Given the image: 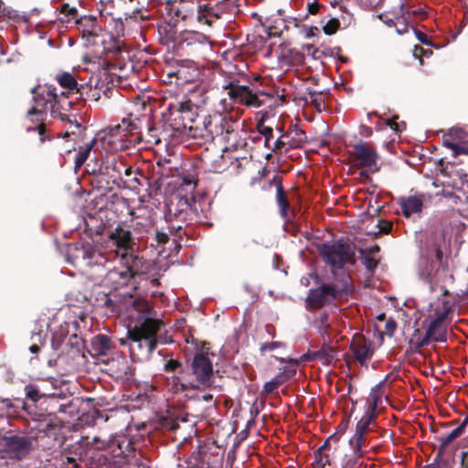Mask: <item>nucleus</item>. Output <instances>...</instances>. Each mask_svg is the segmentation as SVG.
I'll use <instances>...</instances> for the list:
<instances>
[{"instance_id": "f257e3e1", "label": "nucleus", "mask_w": 468, "mask_h": 468, "mask_svg": "<svg viewBox=\"0 0 468 468\" xmlns=\"http://www.w3.org/2000/svg\"><path fill=\"white\" fill-rule=\"evenodd\" d=\"M67 261L76 268L84 269L91 280H99L111 259L90 243L70 244L67 250Z\"/></svg>"}, {"instance_id": "f03ea898", "label": "nucleus", "mask_w": 468, "mask_h": 468, "mask_svg": "<svg viewBox=\"0 0 468 468\" xmlns=\"http://www.w3.org/2000/svg\"><path fill=\"white\" fill-rule=\"evenodd\" d=\"M325 282L317 288L310 289L306 297L308 310H318L347 295L352 291L350 274H335V278L328 275Z\"/></svg>"}, {"instance_id": "7ed1b4c3", "label": "nucleus", "mask_w": 468, "mask_h": 468, "mask_svg": "<svg viewBox=\"0 0 468 468\" xmlns=\"http://www.w3.org/2000/svg\"><path fill=\"white\" fill-rule=\"evenodd\" d=\"M448 264L443 261V257L421 252L418 263V276L430 286V291L434 292L440 288L443 296L449 295V291L444 285H441L448 276L453 280V275H448Z\"/></svg>"}, {"instance_id": "20e7f679", "label": "nucleus", "mask_w": 468, "mask_h": 468, "mask_svg": "<svg viewBox=\"0 0 468 468\" xmlns=\"http://www.w3.org/2000/svg\"><path fill=\"white\" fill-rule=\"evenodd\" d=\"M318 250L323 261L331 267L330 276L335 278V274H350L344 267L346 264L354 265L356 257L348 242L343 239L332 243L325 242L318 247Z\"/></svg>"}, {"instance_id": "39448f33", "label": "nucleus", "mask_w": 468, "mask_h": 468, "mask_svg": "<svg viewBox=\"0 0 468 468\" xmlns=\"http://www.w3.org/2000/svg\"><path fill=\"white\" fill-rule=\"evenodd\" d=\"M87 171L90 173L88 180L90 185L92 186V190L99 192L95 198L102 199L105 197L107 199V202L103 207H109V203H111V209L115 206L116 210L118 208H121L122 210L126 209L128 215L133 218H138L134 210L130 207L128 199L114 192L116 186L112 185L111 179H108L107 175L101 171V169L92 168L90 171L89 169H87Z\"/></svg>"}, {"instance_id": "423d86ee", "label": "nucleus", "mask_w": 468, "mask_h": 468, "mask_svg": "<svg viewBox=\"0 0 468 468\" xmlns=\"http://www.w3.org/2000/svg\"><path fill=\"white\" fill-rule=\"evenodd\" d=\"M193 209L187 199H181L176 205H170L165 215L166 229L169 233L175 234L174 241L178 242L186 231L184 229L193 220Z\"/></svg>"}, {"instance_id": "0eeeda50", "label": "nucleus", "mask_w": 468, "mask_h": 468, "mask_svg": "<svg viewBox=\"0 0 468 468\" xmlns=\"http://www.w3.org/2000/svg\"><path fill=\"white\" fill-rule=\"evenodd\" d=\"M166 110L168 113L167 122L176 132H186L191 123L196 122L197 107L186 97L181 101L170 102Z\"/></svg>"}, {"instance_id": "6e6552de", "label": "nucleus", "mask_w": 468, "mask_h": 468, "mask_svg": "<svg viewBox=\"0 0 468 468\" xmlns=\"http://www.w3.org/2000/svg\"><path fill=\"white\" fill-rule=\"evenodd\" d=\"M100 169L103 171L108 179H111L112 185H115L116 188H132L138 186H142L139 178L136 176L132 177L129 180L122 178L124 176L133 174H140V171H133L132 166H127L122 161L116 159L115 157L108 158L100 166Z\"/></svg>"}, {"instance_id": "1a4fd4ad", "label": "nucleus", "mask_w": 468, "mask_h": 468, "mask_svg": "<svg viewBox=\"0 0 468 468\" xmlns=\"http://www.w3.org/2000/svg\"><path fill=\"white\" fill-rule=\"evenodd\" d=\"M228 96L234 103L245 105L247 107L259 108L265 104L266 100L271 101L273 97L269 93L261 91L253 92L252 90L246 85H239L234 81L224 86Z\"/></svg>"}, {"instance_id": "9d476101", "label": "nucleus", "mask_w": 468, "mask_h": 468, "mask_svg": "<svg viewBox=\"0 0 468 468\" xmlns=\"http://www.w3.org/2000/svg\"><path fill=\"white\" fill-rule=\"evenodd\" d=\"M189 372L194 376L196 389L200 388L210 389L214 387L215 376L212 361L203 352H197L190 364Z\"/></svg>"}, {"instance_id": "9b49d317", "label": "nucleus", "mask_w": 468, "mask_h": 468, "mask_svg": "<svg viewBox=\"0 0 468 468\" xmlns=\"http://www.w3.org/2000/svg\"><path fill=\"white\" fill-rule=\"evenodd\" d=\"M48 88L47 87L42 91H39L37 88L32 90L33 101L35 105L27 111V116L30 117L31 122H35L33 116H37L36 121L40 122L37 127H28L27 131L35 130L37 131L40 135V141H45L46 124L43 122L44 116L46 115L47 106L49 103L52 106L53 98L49 96Z\"/></svg>"}, {"instance_id": "f8f14e48", "label": "nucleus", "mask_w": 468, "mask_h": 468, "mask_svg": "<svg viewBox=\"0 0 468 468\" xmlns=\"http://www.w3.org/2000/svg\"><path fill=\"white\" fill-rule=\"evenodd\" d=\"M110 240L116 246L114 251L105 252L111 259V261L121 257L122 252L133 251L136 247L135 239L130 229H125L122 224H118L109 234Z\"/></svg>"}, {"instance_id": "ddd939ff", "label": "nucleus", "mask_w": 468, "mask_h": 468, "mask_svg": "<svg viewBox=\"0 0 468 468\" xmlns=\"http://www.w3.org/2000/svg\"><path fill=\"white\" fill-rule=\"evenodd\" d=\"M129 350L133 360H149L157 347V340H150L128 329Z\"/></svg>"}, {"instance_id": "4468645a", "label": "nucleus", "mask_w": 468, "mask_h": 468, "mask_svg": "<svg viewBox=\"0 0 468 468\" xmlns=\"http://www.w3.org/2000/svg\"><path fill=\"white\" fill-rule=\"evenodd\" d=\"M141 311L145 314V316L140 318L131 331L150 340H157V334L163 325V322L153 317L154 311L149 304H144Z\"/></svg>"}, {"instance_id": "2eb2a0df", "label": "nucleus", "mask_w": 468, "mask_h": 468, "mask_svg": "<svg viewBox=\"0 0 468 468\" xmlns=\"http://www.w3.org/2000/svg\"><path fill=\"white\" fill-rule=\"evenodd\" d=\"M205 119V142H212L215 139L220 140L224 133L229 122L232 118L228 114L215 112L210 114Z\"/></svg>"}, {"instance_id": "dca6fc26", "label": "nucleus", "mask_w": 468, "mask_h": 468, "mask_svg": "<svg viewBox=\"0 0 468 468\" xmlns=\"http://www.w3.org/2000/svg\"><path fill=\"white\" fill-rule=\"evenodd\" d=\"M49 96H52L51 115L59 117L62 121H69L70 116H75L73 112L74 102L69 100L68 93L62 91L57 92V88L49 86Z\"/></svg>"}, {"instance_id": "f3484780", "label": "nucleus", "mask_w": 468, "mask_h": 468, "mask_svg": "<svg viewBox=\"0 0 468 468\" xmlns=\"http://www.w3.org/2000/svg\"><path fill=\"white\" fill-rule=\"evenodd\" d=\"M75 25L85 40V46L97 44V39L101 33V27L94 16H82L75 19Z\"/></svg>"}, {"instance_id": "a211bd4d", "label": "nucleus", "mask_w": 468, "mask_h": 468, "mask_svg": "<svg viewBox=\"0 0 468 468\" xmlns=\"http://www.w3.org/2000/svg\"><path fill=\"white\" fill-rule=\"evenodd\" d=\"M4 441L7 452L17 460L25 458L33 449L32 440L27 436H6Z\"/></svg>"}, {"instance_id": "6ab92c4d", "label": "nucleus", "mask_w": 468, "mask_h": 468, "mask_svg": "<svg viewBox=\"0 0 468 468\" xmlns=\"http://www.w3.org/2000/svg\"><path fill=\"white\" fill-rule=\"evenodd\" d=\"M120 258V264L122 268H126L127 271L131 274V279L145 275L149 271V262L133 251L122 252Z\"/></svg>"}, {"instance_id": "aec40b11", "label": "nucleus", "mask_w": 468, "mask_h": 468, "mask_svg": "<svg viewBox=\"0 0 468 468\" xmlns=\"http://www.w3.org/2000/svg\"><path fill=\"white\" fill-rule=\"evenodd\" d=\"M351 157L356 162L355 167H367L370 168L376 165L378 154L367 143H359L354 145L351 152Z\"/></svg>"}, {"instance_id": "412c9836", "label": "nucleus", "mask_w": 468, "mask_h": 468, "mask_svg": "<svg viewBox=\"0 0 468 468\" xmlns=\"http://www.w3.org/2000/svg\"><path fill=\"white\" fill-rule=\"evenodd\" d=\"M113 261L106 265V270L101 278H103L105 284L112 286L114 289L127 286L132 281L130 272L127 271L126 268L111 267Z\"/></svg>"}, {"instance_id": "4be33fe9", "label": "nucleus", "mask_w": 468, "mask_h": 468, "mask_svg": "<svg viewBox=\"0 0 468 468\" xmlns=\"http://www.w3.org/2000/svg\"><path fill=\"white\" fill-rule=\"evenodd\" d=\"M219 142L224 144V152L243 149L247 145L245 139L240 135L237 122L233 119L229 122Z\"/></svg>"}, {"instance_id": "5701e85b", "label": "nucleus", "mask_w": 468, "mask_h": 468, "mask_svg": "<svg viewBox=\"0 0 468 468\" xmlns=\"http://www.w3.org/2000/svg\"><path fill=\"white\" fill-rule=\"evenodd\" d=\"M112 456H128L133 451L131 440L124 434H114L108 437L107 449Z\"/></svg>"}, {"instance_id": "b1692460", "label": "nucleus", "mask_w": 468, "mask_h": 468, "mask_svg": "<svg viewBox=\"0 0 468 468\" xmlns=\"http://www.w3.org/2000/svg\"><path fill=\"white\" fill-rule=\"evenodd\" d=\"M23 409L31 416L34 421L37 422L35 429L39 432L48 433L57 428L53 415L35 410L32 409V406L27 402H24Z\"/></svg>"}, {"instance_id": "393cba45", "label": "nucleus", "mask_w": 468, "mask_h": 468, "mask_svg": "<svg viewBox=\"0 0 468 468\" xmlns=\"http://www.w3.org/2000/svg\"><path fill=\"white\" fill-rule=\"evenodd\" d=\"M445 243V234L442 229H434L430 230L425 241V246L421 252L438 255L443 257V246Z\"/></svg>"}, {"instance_id": "a878e982", "label": "nucleus", "mask_w": 468, "mask_h": 468, "mask_svg": "<svg viewBox=\"0 0 468 468\" xmlns=\"http://www.w3.org/2000/svg\"><path fill=\"white\" fill-rule=\"evenodd\" d=\"M350 348L356 359L361 364L365 365L373 356V349L371 342L364 336L358 335L353 338Z\"/></svg>"}, {"instance_id": "bb28decb", "label": "nucleus", "mask_w": 468, "mask_h": 468, "mask_svg": "<svg viewBox=\"0 0 468 468\" xmlns=\"http://www.w3.org/2000/svg\"><path fill=\"white\" fill-rule=\"evenodd\" d=\"M160 134V127L153 120L147 118L144 129L142 128L141 133L131 141H133V144L144 142L148 144H158L161 143Z\"/></svg>"}, {"instance_id": "cd10ccee", "label": "nucleus", "mask_w": 468, "mask_h": 468, "mask_svg": "<svg viewBox=\"0 0 468 468\" xmlns=\"http://www.w3.org/2000/svg\"><path fill=\"white\" fill-rule=\"evenodd\" d=\"M91 349L95 356H106L114 353L116 345L107 335L99 334L91 339Z\"/></svg>"}, {"instance_id": "c85d7f7f", "label": "nucleus", "mask_w": 468, "mask_h": 468, "mask_svg": "<svg viewBox=\"0 0 468 468\" xmlns=\"http://www.w3.org/2000/svg\"><path fill=\"white\" fill-rule=\"evenodd\" d=\"M468 424V416H466L462 423L454 428L451 432L446 435H441L436 438L437 441L440 442L438 452L435 456V461L441 457L446 448L450 446L457 438L463 434L465 428Z\"/></svg>"}, {"instance_id": "c756f323", "label": "nucleus", "mask_w": 468, "mask_h": 468, "mask_svg": "<svg viewBox=\"0 0 468 468\" xmlns=\"http://www.w3.org/2000/svg\"><path fill=\"white\" fill-rule=\"evenodd\" d=\"M126 130L127 126H125V118H123L121 123L109 126L108 128L99 132L96 134L95 139L100 140L102 143L106 142L108 144H113L115 138L120 141H125Z\"/></svg>"}, {"instance_id": "7c9ffc66", "label": "nucleus", "mask_w": 468, "mask_h": 468, "mask_svg": "<svg viewBox=\"0 0 468 468\" xmlns=\"http://www.w3.org/2000/svg\"><path fill=\"white\" fill-rule=\"evenodd\" d=\"M336 355V348L324 344L319 350L309 351L303 356L306 361H319L324 365H329L335 359Z\"/></svg>"}, {"instance_id": "2f4dec72", "label": "nucleus", "mask_w": 468, "mask_h": 468, "mask_svg": "<svg viewBox=\"0 0 468 468\" xmlns=\"http://www.w3.org/2000/svg\"><path fill=\"white\" fill-rule=\"evenodd\" d=\"M423 195L401 197L399 201L403 215L410 218L412 214L420 213L423 207Z\"/></svg>"}, {"instance_id": "473e14b6", "label": "nucleus", "mask_w": 468, "mask_h": 468, "mask_svg": "<svg viewBox=\"0 0 468 468\" xmlns=\"http://www.w3.org/2000/svg\"><path fill=\"white\" fill-rule=\"evenodd\" d=\"M272 181L276 186V202L279 206L280 215L282 218H286L290 210V202L282 186V177L275 176Z\"/></svg>"}, {"instance_id": "72a5a7b5", "label": "nucleus", "mask_w": 468, "mask_h": 468, "mask_svg": "<svg viewBox=\"0 0 468 468\" xmlns=\"http://www.w3.org/2000/svg\"><path fill=\"white\" fill-rule=\"evenodd\" d=\"M332 448L328 446L327 442H324L316 451L314 452V465L316 468H325L331 466L334 463Z\"/></svg>"}, {"instance_id": "f704fd0d", "label": "nucleus", "mask_w": 468, "mask_h": 468, "mask_svg": "<svg viewBox=\"0 0 468 468\" xmlns=\"http://www.w3.org/2000/svg\"><path fill=\"white\" fill-rule=\"evenodd\" d=\"M219 16L215 6L209 4L200 5L198 3L197 18L199 22L211 26Z\"/></svg>"}, {"instance_id": "c9c22d12", "label": "nucleus", "mask_w": 468, "mask_h": 468, "mask_svg": "<svg viewBox=\"0 0 468 468\" xmlns=\"http://www.w3.org/2000/svg\"><path fill=\"white\" fill-rule=\"evenodd\" d=\"M447 317V312L440 314L435 319H433L429 325L435 324L432 329L431 338L435 342H446L447 341V330L442 325L443 321Z\"/></svg>"}, {"instance_id": "e433bc0d", "label": "nucleus", "mask_w": 468, "mask_h": 468, "mask_svg": "<svg viewBox=\"0 0 468 468\" xmlns=\"http://www.w3.org/2000/svg\"><path fill=\"white\" fill-rule=\"evenodd\" d=\"M163 15L166 16L165 19L167 20V24L171 27H176L180 20H183L176 0H168L165 2Z\"/></svg>"}, {"instance_id": "4c0bfd02", "label": "nucleus", "mask_w": 468, "mask_h": 468, "mask_svg": "<svg viewBox=\"0 0 468 468\" xmlns=\"http://www.w3.org/2000/svg\"><path fill=\"white\" fill-rule=\"evenodd\" d=\"M383 396L384 391L381 386H377L372 388L367 399L368 407L365 413L377 418L378 408L382 403Z\"/></svg>"}, {"instance_id": "58836bf2", "label": "nucleus", "mask_w": 468, "mask_h": 468, "mask_svg": "<svg viewBox=\"0 0 468 468\" xmlns=\"http://www.w3.org/2000/svg\"><path fill=\"white\" fill-rule=\"evenodd\" d=\"M282 137L287 138L289 148H301L306 141L305 133L296 126L283 133Z\"/></svg>"}, {"instance_id": "ea45409f", "label": "nucleus", "mask_w": 468, "mask_h": 468, "mask_svg": "<svg viewBox=\"0 0 468 468\" xmlns=\"http://www.w3.org/2000/svg\"><path fill=\"white\" fill-rule=\"evenodd\" d=\"M25 393L27 403L32 406V409L37 410L36 403L38 402L41 399L47 397V393L44 392L40 387L37 384H27L25 386Z\"/></svg>"}, {"instance_id": "a19ab883", "label": "nucleus", "mask_w": 468, "mask_h": 468, "mask_svg": "<svg viewBox=\"0 0 468 468\" xmlns=\"http://www.w3.org/2000/svg\"><path fill=\"white\" fill-rule=\"evenodd\" d=\"M56 80H58V84L62 87V88H65L68 90V91L66 93H68V95H69V93H79L80 92V87H79V84L77 82V80H75V78L73 77L72 74H70L69 72H63L61 74H58L57 77H56Z\"/></svg>"}, {"instance_id": "79ce46f5", "label": "nucleus", "mask_w": 468, "mask_h": 468, "mask_svg": "<svg viewBox=\"0 0 468 468\" xmlns=\"http://www.w3.org/2000/svg\"><path fill=\"white\" fill-rule=\"evenodd\" d=\"M376 417L365 413L363 417L357 421L356 426V432L360 434L369 435L377 427Z\"/></svg>"}, {"instance_id": "37998d69", "label": "nucleus", "mask_w": 468, "mask_h": 468, "mask_svg": "<svg viewBox=\"0 0 468 468\" xmlns=\"http://www.w3.org/2000/svg\"><path fill=\"white\" fill-rule=\"evenodd\" d=\"M176 3L179 6V11H181V18H183V21L195 16H197L198 2L192 0H176Z\"/></svg>"}, {"instance_id": "c03bdc74", "label": "nucleus", "mask_w": 468, "mask_h": 468, "mask_svg": "<svg viewBox=\"0 0 468 468\" xmlns=\"http://www.w3.org/2000/svg\"><path fill=\"white\" fill-rule=\"evenodd\" d=\"M48 339V333L42 330L33 331L31 335L32 344L29 346V351L37 355L41 348L46 346Z\"/></svg>"}, {"instance_id": "a18cd8bd", "label": "nucleus", "mask_w": 468, "mask_h": 468, "mask_svg": "<svg viewBox=\"0 0 468 468\" xmlns=\"http://www.w3.org/2000/svg\"><path fill=\"white\" fill-rule=\"evenodd\" d=\"M98 141L99 140L95 139L94 137L92 141L86 144L84 146H80L75 157V170H79L87 161L90 154L91 149L98 143Z\"/></svg>"}, {"instance_id": "49530a36", "label": "nucleus", "mask_w": 468, "mask_h": 468, "mask_svg": "<svg viewBox=\"0 0 468 468\" xmlns=\"http://www.w3.org/2000/svg\"><path fill=\"white\" fill-rule=\"evenodd\" d=\"M444 138L451 140L453 144H463L468 141V132L461 127H452L443 134L442 141Z\"/></svg>"}, {"instance_id": "de8ad7c7", "label": "nucleus", "mask_w": 468, "mask_h": 468, "mask_svg": "<svg viewBox=\"0 0 468 468\" xmlns=\"http://www.w3.org/2000/svg\"><path fill=\"white\" fill-rule=\"evenodd\" d=\"M307 95L308 97L304 98L305 101L310 102L318 112L325 110L324 98L322 91H316L308 88Z\"/></svg>"}, {"instance_id": "09e8293b", "label": "nucleus", "mask_w": 468, "mask_h": 468, "mask_svg": "<svg viewBox=\"0 0 468 468\" xmlns=\"http://www.w3.org/2000/svg\"><path fill=\"white\" fill-rule=\"evenodd\" d=\"M168 385L170 387V390L175 393H182L188 389H196V386L193 382L182 381L180 377L174 375L168 380Z\"/></svg>"}, {"instance_id": "8fccbe9b", "label": "nucleus", "mask_w": 468, "mask_h": 468, "mask_svg": "<svg viewBox=\"0 0 468 468\" xmlns=\"http://www.w3.org/2000/svg\"><path fill=\"white\" fill-rule=\"evenodd\" d=\"M60 16L59 20L63 24L73 23L75 25V19L80 18L78 16V9L75 6H70L69 4H63L60 6Z\"/></svg>"}, {"instance_id": "3c124183", "label": "nucleus", "mask_w": 468, "mask_h": 468, "mask_svg": "<svg viewBox=\"0 0 468 468\" xmlns=\"http://www.w3.org/2000/svg\"><path fill=\"white\" fill-rule=\"evenodd\" d=\"M368 441L369 435L355 432V434L349 440V445L352 451H356V452H364L363 448L368 443Z\"/></svg>"}, {"instance_id": "603ef678", "label": "nucleus", "mask_w": 468, "mask_h": 468, "mask_svg": "<svg viewBox=\"0 0 468 468\" xmlns=\"http://www.w3.org/2000/svg\"><path fill=\"white\" fill-rule=\"evenodd\" d=\"M285 29H288L285 20L278 18L273 21L272 25L267 27L266 33L270 37H279Z\"/></svg>"}, {"instance_id": "864d4df0", "label": "nucleus", "mask_w": 468, "mask_h": 468, "mask_svg": "<svg viewBox=\"0 0 468 468\" xmlns=\"http://www.w3.org/2000/svg\"><path fill=\"white\" fill-rule=\"evenodd\" d=\"M3 17L7 18L8 20L15 23H27L29 21L28 14H19L16 10L8 7L6 9H3Z\"/></svg>"}, {"instance_id": "5fc2aeb1", "label": "nucleus", "mask_w": 468, "mask_h": 468, "mask_svg": "<svg viewBox=\"0 0 468 468\" xmlns=\"http://www.w3.org/2000/svg\"><path fill=\"white\" fill-rule=\"evenodd\" d=\"M443 146L452 151L453 157L460 154H468V141L463 142V144H453L451 140L444 138Z\"/></svg>"}, {"instance_id": "6e6d98bb", "label": "nucleus", "mask_w": 468, "mask_h": 468, "mask_svg": "<svg viewBox=\"0 0 468 468\" xmlns=\"http://www.w3.org/2000/svg\"><path fill=\"white\" fill-rule=\"evenodd\" d=\"M125 126H127V130L125 131V141L133 143L131 139L136 137V135L141 133L142 127H140L137 122L127 119H125Z\"/></svg>"}, {"instance_id": "4d7b16f0", "label": "nucleus", "mask_w": 468, "mask_h": 468, "mask_svg": "<svg viewBox=\"0 0 468 468\" xmlns=\"http://www.w3.org/2000/svg\"><path fill=\"white\" fill-rule=\"evenodd\" d=\"M360 253L362 254L361 262L366 267V269L373 273L375 270L378 268V261L373 258L372 256L366 254L365 250H360Z\"/></svg>"}, {"instance_id": "13d9d810", "label": "nucleus", "mask_w": 468, "mask_h": 468, "mask_svg": "<svg viewBox=\"0 0 468 468\" xmlns=\"http://www.w3.org/2000/svg\"><path fill=\"white\" fill-rule=\"evenodd\" d=\"M257 129L260 132V133H261L265 138V146L270 147V142L273 137V130L271 127L264 125L263 117L258 122Z\"/></svg>"}, {"instance_id": "bf43d9fd", "label": "nucleus", "mask_w": 468, "mask_h": 468, "mask_svg": "<svg viewBox=\"0 0 468 468\" xmlns=\"http://www.w3.org/2000/svg\"><path fill=\"white\" fill-rule=\"evenodd\" d=\"M296 373V370L293 368L284 367L282 372H280L276 375L272 380L278 385V387L282 386L289 379H291Z\"/></svg>"}, {"instance_id": "052dcab7", "label": "nucleus", "mask_w": 468, "mask_h": 468, "mask_svg": "<svg viewBox=\"0 0 468 468\" xmlns=\"http://www.w3.org/2000/svg\"><path fill=\"white\" fill-rule=\"evenodd\" d=\"M108 437L94 436L90 441H87V445L96 450H106L107 449Z\"/></svg>"}, {"instance_id": "680f3d73", "label": "nucleus", "mask_w": 468, "mask_h": 468, "mask_svg": "<svg viewBox=\"0 0 468 468\" xmlns=\"http://www.w3.org/2000/svg\"><path fill=\"white\" fill-rule=\"evenodd\" d=\"M205 119L202 122V125H194V123H191V125L186 129L188 131V134L193 138H200L205 141Z\"/></svg>"}, {"instance_id": "e2e57ef3", "label": "nucleus", "mask_w": 468, "mask_h": 468, "mask_svg": "<svg viewBox=\"0 0 468 468\" xmlns=\"http://www.w3.org/2000/svg\"><path fill=\"white\" fill-rule=\"evenodd\" d=\"M339 28L340 21L337 18H331L323 26V31L327 36L335 34Z\"/></svg>"}, {"instance_id": "0e129e2a", "label": "nucleus", "mask_w": 468, "mask_h": 468, "mask_svg": "<svg viewBox=\"0 0 468 468\" xmlns=\"http://www.w3.org/2000/svg\"><path fill=\"white\" fill-rule=\"evenodd\" d=\"M364 454L365 452H356V451H352L351 454L346 455V463L343 464V468H352L358 463Z\"/></svg>"}, {"instance_id": "69168bd1", "label": "nucleus", "mask_w": 468, "mask_h": 468, "mask_svg": "<svg viewBox=\"0 0 468 468\" xmlns=\"http://www.w3.org/2000/svg\"><path fill=\"white\" fill-rule=\"evenodd\" d=\"M175 234L169 233L166 227L155 231V240L158 246L165 245L169 241V237Z\"/></svg>"}, {"instance_id": "338daca9", "label": "nucleus", "mask_w": 468, "mask_h": 468, "mask_svg": "<svg viewBox=\"0 0 468 468\" xmlns=\"http://www.w3.org/2000/svg\"><path fill=\"white\" fill-rule=\"evenodd\" d=\"M432 51L431 49H424L422 47L416 45L413 48V56L420 60V63L423 64L422 57H431Z\"/></svg>"}, {"instance_id": "774afa93", "label": "nucleus", "mask_w": 468, "mask_h": 468, "mask_svg": "<svg viewBox=\"0 0 468 468\" xmlns=\"http://www.w3.org/2000/svg\"><path fill=\"white\" fill-rule=\"evenodd\" d=\"M342 437V431H335L324 442H327L328 446L332 448V450L336 451L338 449V442Z\"/></svg>"}]
</instances>
